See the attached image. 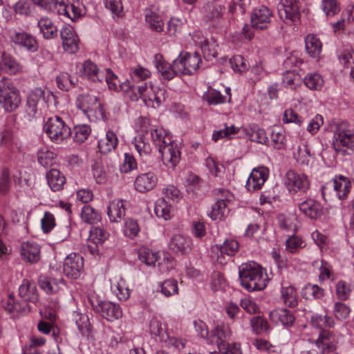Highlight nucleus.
Listing matches in <instances>:
<instances>
[{"mask_svg": "<svg viewBox=\"0 0 354 354\" xmlns=\"http://www.w3.org/2000/svg\"><path fill=\"white\" fill-rule=\"evenodd\" d=\"M312 324L319 328V338L316 340V346L321 350V354H337L336 352L337 340L335 335L324 328H331L334 326L333 319L327 315H316L312 317Z\"/></svg>", "mask_w": 354, "mask_h": 354, "instance_id": "1", "label": "nucleus"}, {"mask_svg": "<svg viewBox=\"0 0 354 354\" xmlns=\"http://www.w3.org/2000/svg\"><path fill=\"white\" fill-rule=\"evenodd\" d=\"M39 287L48 294H53L57 292L61 286L64 285L63 279H57L55 278L40 276L38 279Z\"/></svg>", "mask_w": 354, "mask_h": 354, "instance_id": "32", "label": "nucleus"}, {"mask_svg": "<svg viewBox=\"0 0 354 354\" xmlns=\"http://www.w3.org/2000/svg\"><path fill=\"white\" fill-rule=\"evenodd\" d=\"M83 258L75 253L69 254L64 261L63 271L72 279H77L83 270Z\"/></svg>", "mask_w": 354, "mask_h": 354, "instance_id": "16", "label": "nucleus"}, {"mask_svg": "<svg viewBox=\"0 0 354 354\" xmlns=\"http://www.w3.org/2000/svg\"><path fill=\"white\" fill-rule=\"evenodd\" d=\"M91 133V128L86 124L75 126L73 129V140L77 143L84 142Z\"/></svg>", "mask_w": 354, "mask_h": 354, "instance_id": "47", "label": "nucleus"}, {"mask_svg": "<svg viewBox=\"0 0 354 354\" xmlns=\"http://www.w3.org/2000/svg\"><path fill=\"white\" fill-rule=\"evenodd\" d=\"M249 4V0H234L229 7V12L235 15H243Z\"/></svg>", "mask_w": 354, "mask_h": 354, "instance_id": "53", "label": "nucleus"}, {"mask_svg": "<svg viewBox=\"0 0 354 354\" xmlns=\"http://www.w3.org/2000/svg\"><path fill=\"white\" fill-rule=\"evenodd\" d=\"M203 98L209 104H218L225 102V97L223 96L220 92L209 88L203 95Z\"/></svg>", "mask_w": 354, "mask_h": 354, "instance_id": "52", "label": "nucleus"}, {"mask_svg": "<svg viewBox=\"0 0 354 354\" xmlns=\"http://www.w3.org/2000/svg\"><path fill=\"white\" fill-rule=\"evenodd\" d=\"M310 156V151L306 145L299 146L297 153H295L296 160L302 165L309 163Z\"/></svg>", "mask_w": 354, "mask_h": 354, "instance_id": "57", "label": "nucleus"}, {"mask_svg": "<svg viewBox=\"0 0 354 354\" xmlns=\"http://www.w3.org/2000/svg\"><path fill=\"white\" fill-rule=\"evenodd\" d=\"M80 73L93 82H102L103 79L102 73L99 71L97 65L91 60H86L82 64Z\"/></svg>", "mask_w": 354, "mask_h": 354, "instance_id": "33", "label": "nucleus"}, {"mask_svg": "<svg viewBox=\"0 0 354 354\" xmlns=\"http://www.w3.org/2000/svg\"><path fill=\"white\" fill-rule=\"evenodd\" d=\"M219 352L223 354H241L240 345L238 344H232L231 345L226 344L225 342L218 343Z\"/></svg>", "mask_w": 354, "mask_h": 354, "instance_id": "64", "label": "nucleus"}, {"mask_svg": "<svg viewBox=\"0 0 354 354\" xmlns=\"http://www.w3.org/2000/svg\"><path fill=\"white\" fill-rule=\"evenodd\" d=\"M48 184L53 192L62 189L65 184V177L56 169H51L46 174Z\"/></svg>", "mask_w": 354, "mask_h": 354, "instance_id": "35", "label": "nucleus"}, {"mask_svg": "<svg viewBox=\"0 0 354 354\" xmlns=\"http://www.w3.org/2000/svg\"><path fill=\"white\" fill-rule=\"evenodd\" d=\"M239 248V243L234 239H227L222 244H216L212 247V252L216 255V261L221 265L225 264L227 261L234 256Z\"/></svg>", "mask_w": 354, "mask_h": 354, "instance_id": "12", "label": "nucleus"}, {"mask_svg": "<svg viewBox=\"0 0 354 354\" xmlns=\"http://www.w3.org/2000/svg\"><path fill=\"white\" fill-rule=\"evenodd\" d=\"M145 20L151 30L156 32H161L163 30V21L156 12L149 11L145 15Z\"/></svg>", "mask_w": 354, "mask_h": 354, "instance_id": "42", "label": "nucleus"}, {"mask_svg": "<svg viewBox=\"0 0 354 354\" xmlns=\"http://www.w3.org/2000/svg\"><path fill=\"white\" fill-rule=\"evenodd\" d=\"M241 285L248 291L261 290L266 286L263 269L255 263L243 264L239 268Z\"/></svg>", "mask_w": 354, "mask_h": 354, "instance_id": "3", "label": "nucleus"}, {"mask_svg": "<svg viewBox=\"0 0 354 354\" xmlns=\"http://www.w3.org/2000/svg\"><path fill=\"white\" fill-rule=\"evenodd\" d=\"M37 160L44 167L52 166L55 163V154L46 149H42L37 153Z\"/></svg>", "mask_w": 354, "mask_h": 354, "instance_id": "49", "label": "nucleus"}, {"mask_svg": "<svg viewBox=\"0 0 354 354\" xmlns=\"http://www.w3.org/2000/svg\"><path fill=\"white\" fill-rule=\"evenodd\" d=\"M272 17V12L266 6H261L255 8L251 14L252 26L257 30L268 28Z\"/></svg>", "mask_w": 354, "mask_h": 354, "instance_id": "17", "label": "nucleus"}, {"mask_svg": "<svg viewBox=\"0 0 354 354\" xmlns=\"http://www.w3.org/2000/svg\"><path fill=\"white\" fill-rule=\"evenodd\" d=\"M281 299L283 304L290 307L295 308L298 304L296 289L290 285L283 283L281 290Z\"/></svg>", "mask_w": 354, "mask_h": 354, "instance_id": "34", "label": "nucleus"}, {"mask_svg": "<svg viewBox=\"0 0 354 354\" xmlns=\"http://www.w3.org/2000/svg\"><path fill=\"white\" fill-rule=\"evenodd\" d=\"M77 107L84 113H93L101 117H103L104 114L102 104L94 95L88 94L79 95L77 98Z\"/></svg>", "mask_w": 354, "mask_h": 354, "instance_id": "13", "label": "nucleus"}, {"mask_svg": "<svg viewBox=\"0 0 354 354\" xmlns=\"http://www.w3.org/2000/svg\"><path fill=\"white\" fill-rule=\"evenodd\" d=\"M225 6L212 1H207L203 8L205 18L209 21L212 28L218 32H225L228 26V21L223 17Z\"/></svg>", "mask_w": 354, "mask_h": 354, "instance_id": "5", "label": "nucleus"}, {"mask_svg": "<svg viewBox=\"0 0 354 354\" xmlns=\"http://www.w3.org/2000/svg\"><path fill=\"white\" fill-rule=\"evenodd\" d=\"M322 8L326 16H333L340 10L335 0L323 1Z\"/></svg>", "mask_w": 354, "mask_h": 354, "instance_id": "63", "label": "nucleus"}, {"mask_svg": "<svg viewBox=\"0 0 354 354\" xmlns=\"http://www.w3.org/2000/svg\"><path fill=\"white\" fill-rule=\"evenodd\" d=\"M160 145H157L161 154L163 164L169 168H174L179 162L180 151L178 145L162 132Z\"/></svg>", "mask_w": 354, "mask_h": 354, "instance_id": "4", "label": "nucleus"}, {"mask_svg": "<svg viewBox=\"0 0 354 354\" xmlns=\"http://www.w3.org/2000/svg\"><path fill=\"white\" fill-rule=\"evenodd\" d=\"M21 102L19 91L9 81H0V103L7 111L16 109Z\"/></svg>", "mask_w": 354, "mask_h": 354, "instance_id": "6", "label": "nucleus"}, {"mask_svg": "<svg viewBox=\"0 0 354 354\" xmlns=\"http://www.w3.org/2000/svg\"><path fill=\"white\" fill-rule=\"evenodd\" d=\"M164 93L165 91L159 88L151 86L145 93L142 100L147 106L156 107L164 100Z\"/></svg>", "mask_w": 354, "mask_h": 354, "instance_id": "30", "label": "nucleus"}, {"mask_svg": "<svg viewBox=\"0 0 354 354\" xmlns=\"http://www.w3.org/2000/svg\"><path fill=\"white\" fill-rule=\"evenodd\" d=\"M93 309L108 321H114L122 317V310L119 305L109 301H100L93 297L88 299Z\"/></svg>", "mask_w": 354, "mask_h": 354, "instance_id": "9", "label": "nucleus"}, {"mask_svg": "<svg viewBox=\"0 0 354 354\" xmlns=\"http://www.w3.org/2000/svg\"><path fill=\"white\" fill-rule=\"evenodd\" d=\"M333 148L343 155L354 152V131L350 129H338L334 134Z\"/></svg>", "mask_w": 354, "mask_h": 354, "instance_id": "11", "label": "nucleus"}, {"mask_svg": "<svg viewBox=\"0 0 354 354\" xmlns=\"http://www.w3.org/2000/svg\"><path fill=\"white\" fill-rule=\"evenodd\" d=\"M60 36L66 52L73 54L79 50V39L72 27L64 26L60 30Z\"/></svg>", "mask_w": 354, "mask_h": 354, "instance_id": "19", "label": "nucleus"}, {"mask_svg": "<svg viewBox=\"0 0 354 354\" xmlns=\"http://www.w3.org/2000/svg\"><path fill=\"white\" fill-rule=\"evenodd\" d=\"M351 312L350 308L342 302H336L334 306V315L339 320L346 319Z\"/></svg>", "mask_w": 354, "mask_h": 354, "instance_id": "62", "label": "nucleus"}, {"mask_svg": "<svg viewBox=\"0 0 354 354\" xmlns=\"http://www.w3.org/2000/svg\"><path fill=\"white\" fill-rule=\"evenodd\" d=\"M118 140L115 133L112 131L106 132L105 136L98 142L99 151L103 154H107L118 145Z\"/></svg>", "mask_w": 354, "mask_h": 354, "instance_id": "31", "label": "nucleus"}, {"mask_svg": "<svg viewBox=\"0 0 354 354\" xmlns=\"http://www.w3.org/2000/svg\"><path fill=\"white\" fill-rule=\"evenodd\" d=\"M44 91L41 88H35L28 95L27 100L28 111L30 115H35L37 105L44 101Z\"/></svg>", "mask_w": 354, "mask_h": 354, "instance_id": "36", "label": "nucleus"}, {"mask_svg": "<svg viewBox=\"0 0 354 354\" xmlns=\"http://www.w3.org/2000/svg\"><path fill=\"white\" fill-rule=\"evenodd\" d=\"M200 32L194 34L193 39L194 42L199 45L203 57L205 59L209 61L218 55V46L213 38H203L200 39Z\"/></svg>", "mask_w": 354, "mask_h": 354, "instance_id": "18", "label": "nucleus"}, {"mask_svg": "<svg viewBox=\"0 0 354 354\" xmlns=\"http://www.w3.org/2000/svg\"><path fill=\"white\" fill-rule=\"evenodd\" d=\"M154 62L158 71L165 80H170L178 75L176 66H174V60L172 64H169L163 59L161 55L156 54Z\"/></svg>", "mask_w": 354, "mask_h": 354, "instance_id": "23", "label": "nucleus"}, {"mask_svg": "<svg viewBox=\"0 0 354 354\" xmlns=\"http://www.w3.org/2000/svg\"><path fill=\"white\" fill-rule=\"evenodd\" d=\"M205 165L209 173L215 177L220 176L225 170V167L222 165L217 163L212 158H207L205 160Z\"/></svg>", "mask_w": 354, "mask_h": 354, "instance_id": "60", "label": "nucleus"}, {"mask_svg": "<svg viewBox=\"0 0 354 354\" xmlns=\"http://www.w3.org/2000/svg\"><path fill=\"white\" fill-rule=\"evenodd\" d=\"M306 86L311 90H319L323 86L324 80L317 73H310L304 80Z\"/></svg>", "mask_w": 354, "mask_h": 354, "instance_id": "46", "label": "nucleus"}, {"mask_svg": "<svg viewBox=\"0 0 354 354\" xmlns=\"http://www.w3.org/2000/svg\"><path fill=\"white\" fill-rule=\"evenodd\" d=\"M299 209L311 219H317L322 214L323 207L317 201L308 198L299 204Z\"/></svg>", "mask_w": 354, "mask_h": 354, "instance_id": "25", "label": "nucleus"}, {"mask_svg": "<svg viewBox=\"0 0 354 354\" xmlns=\"http://www.w3.org/2000/svg\"><path fill=\"white\" fill-rule=\"evenodd\" d=\"M104 6L113 15L120 17L123 12V6L121 0H104Z\"/></svg>", "mask_w": 354, "mask_h": 354, "instance_id": "59", "label": "nucleus"}, {"mask_svg": "<svg viewBox=\"0 0 354 354\" xmlns=\"http://www.w3.org/2000/svg\"><path fill=\"white\" fill-rule=\"evenodd\" d=\"M107 214L111 222L120 221L125 215L124 202L122 200H114L110 202Z\"/></svg>", "mask_w": 354, "mask_h": 354, "instance_id": "29", "label": "nucleus"}, {"mask_svg": "<svg viewBox=\"0 0 354 354\" xmlns=\"http://www.w3.org/2000/svg\"><path fill=\"white\" fill-rule=\"evenodd\" d=\"M228 212L229 209L227 208V204L222 200H217L212 206L209 216L212 220H221L227 214Z\"/></svg>", "mask_w": 354, "mask_h": 354, "instance_id": "44", "label": "nucleus"}, {"mask_svg": "<svg viewBox=\"0 0 354 354\" xmlns=\"http://www.w3.org/2000/svg\"><path fill=\"white\" fill-rule=\"evenodd\" d=\"M82 219L87 223L95 224L100 221V214L90 205H84L81 213Z\"/></svg>", "mask_w": 354, "mask_h": 354, "instance_id": "43", "label": "nucleus"}, {"mask_svg": "<svg viewBox=\"0 0 354 354\" xmlns=\"http://www.w3.org/2000/svg\"><path fill=\"white\" fill-rule=\"evenodd\" d=\"M160 287L161 292L166 297H170L178 293V282L175 279H169L164 281Z\"/></svg>", "mask_w": 354, "mask_h": 354, "instance_id": "51", "label": "nucleus"}, {"mask_svg": "<svg viewBox=\"0 0 354 354\" xmlns=\"http://www.w3.org/2000/svg\"><path fill=\"white\" fill-rule=\"evenodd\" d=\"M157 183V178L152 172L145 173L137 176L134 182L136 189L141 193L153 189Z\"/></svg>", "mask_w": 354, "mask_h": 354, "instance_id": "24", "label": "nucleus"}, {"mask_svg": "<svg viewBox=\"0 0 354 354\" xmlns=\"http://www.w3.org/2000/svg\"><path fill=\"white\" fill-rule=\"evenodd\" d=\"M154 211L158 217L163 218L165 220L170 218L171 206L162 198L156 201Z\"/></svg>", "mask_w": 354, "mask_h": 354, "instance_id": "45", "label": "nucleus"}, {"mask_svg": "<svg viewBox=\"0 0 354 354\" xmlns=\"http://www.w3.org/2000/svg\"><path fill=\"white\" fill-rule=\"evenodd\" d=\"M302 296L307 299H319L324 296V290L315 284H308L302 290Z\"/></svg>", "mask_w": 354, "mask_h": 354, "instance_id": "41", "label": "nucleus"}, {"mask_svg": "<svg viewBox=\"0 0 354 354\" xmlns=\"http://www.w3.org/2000/svg\"><path fill=\"white\" fill-rule=\"evenodd\" d=\"M149 122V119L145 118L138 119L137 123L140 125V129L138 136L134 138L133 144L140 156L149 154L151 150L150 141L156 147L160 143V139L163 131L158 129H148Z\"/></svg>", "mask_w": 354, "mask_h": 354, "instance_id": "2", "label": "nucleus"}, {"mask_svg": "<svg viewBox=\"0 0 354 354\" xmlns=\"http://www.w3.org/2000/svg\"><path fill=\"white\" fill-rule=\"evenodd\" d=\"M149 330L152 335L159 337L160 340L165 339V335L167 334L165 329V325L156 318L150 321Z\"/></svg>", "mask_w": 354, "mask_h": 354, "instance_id": "50", "label": "nucleus"}, {"mask_svg": "<svg viewBox=\"0 0 354 354\" xmlns=\"http://www.w3.org/2000/svg\"><path fill=\"white\" fill-rule=\"evenodd\" d=\"M0 67L10 74H15L19 71V64L10 55L3 53L1 56Z\"/></svg>", "mask_w": 354, "mask_h": 354, "instance_id": "39", "label": "nucleus"}, {"mask_svg": "<svg viewBox=\"0 0 354 354\" xmlns=\"http://www.w3.org/2000/svg\"><path fill=\"white\" fill-rule=\"evenodd\" d=\"M201 59L198 53H180L174 59V66L178 75H192L194 73L199 67Z\"/></svg>", "mask_w": 354, "mask_h": 354, "instance_id": "10", "label": "nucleus"}, {"mask_svg": "<svg viewBox=\"0 0 354 354\" xmlns=\"http://www.w3.org/2000/svg\"><path fill=\"white\" fill-rule=\"evenodd\" d=\"M20 253L24 261L30 263H37L40 259V246L33 242H24L21 245Z\"/></svg>", "mask_w": 354, "mask_h": 354, "instance_id": "21", "label": "nucleus"}, {"mask_svg": "<svg viewBox=\"0 0 354 354\" xmlns=\"http://www.w3.org/2000/svg\"><path fill=\"white\" fill-rule=\"evenodd\" d=\"M269 176V170L265 167H259L254 169L246 183V187L249 191H256L261 188Z\"/></svg>", "mask_w": 354, "mask_h": 354, "instance_id": "20", "label": "nucleus"}, {"mask_svg": "<svg viewBox=\"0 0 354 354\" xmlns=\"http://www.w3.org/2000/svg\"><path fill=\"white\" fill-rule=\"evenodd\" d=\"M286 185L290 192L298 191L305 192L310 187V182L305 174H299L292 170L286 173Z\"/></svg>", "mask_w": 354, "mask_h": 354, "instance_id": "14", "label": "nucleus"}, {"mask_svg": "<svg viewBox=\"0 0 354 354\" xmlns=\"http://www.w3.org/2000/svg\"><path fill=\"white\" fill-rule=\"evenodd\" d=\"M239 132V128L234 125L230 127L225 126V129L214 131L212 134V140L217 142L219 140L226 138L232 139V136Z\"/></svg>", "mask_w": 354, "mask_h": 354, "instance_id": "48", "label": "nucleus"}, {"mask_svg": "<svg viewBox=\"0 0 354 354\" xmlns=\"http://www.w3.org/2000/svg\"><path fill=\"white\" fill-rule=\"evenodd\" d=\"M38 26L45 39H50L57 36V29L49 19H41L38 21Z\"/></svg>", "mask_w": 354, "mask_h": 354, "instance_id": "38", "label": "nucleus"}, {"mask_svg": "<svg viewBox=\"0 0 354 354\" xmlns=\"http://www.w3.org/2000/svg\"><path fill=\"white\" fill-rule=\"evenodd\" d=\"M230 64L234 71L243 72L248 69V64L241 55H236L230 59Z\"/></svg>", "mask_w": 354, "mask_h": 354, "instance_id": "61", "label": "nucleus"}, {"mask_svg": "<svg viewBox=\"0 0 354 354\" xmlns=\"http://www.w3.org/2000/svg\"><path fill=\"white\" fill-rule=\"evenodd\" d=\"M270 319L278 324H281L283 326H291L295 322V316L290 310L286 308L274 310L270 313Z\"/></svg>", "mask_w": 354, "mask_h": 354, "instance_id": "28", "label": "nucleus"}, {"mask_svg": "<svg viewBox=\"0 0 354 354\" xmlns=\"http://www.w3.org/2000/svg\"><path fill=\"white\" fill-rule=\"evenodd\" d=\"M301 3L297 0H281L277 6L279 18L286 24L299 22L301 17Z\"/></svg>", "mask_w": 354, "mask_h": 354, "instance_id": "7", "label": "nucleus"}, {"mask_svg": "<svg viewBox=\"0 0 354 354\" xmlns=\"http://www.w3.org/2000/svg\"><path fill=\"white\" fill-rule=\"evenodd\" d=\"M351 185V182L347 178L339 176L338 178L328 182L322 187V194L324 196L327 190L333 189L336 192L338 198L343 200L347 196L350 191Z\"/></svg>", "mask_w": 354, "mask_h": 354, "instance_id": "15", "label": "nucleus"}, {"mask_svg": "<svg viewBox=\"0 0 354 354\" xmlns=\"http://www.w3.org/2000/svg\"><path fill=\"white\" fill-rule=\"evenodd\" d=\"M140 261L147 266H152L157 261L156 254L147 248L140 249L138 252Z\"/></svg>", "mask_w": 354, "mask_h": 354, "instance_id": "58", "label": "nucleus"}, {"mask_svg": "<svg viewBox=\"0 0 354 354\" xmlns=\"http://www.w3.org/2000/svg\"><path fill=\"white\" fill-rule=\"evenodd\" d=\"M74 316L75 321L79 330L82 333L88 332L90 324L88 316L85 314L77 312L75 313Z\"/></svg>", "mask_w": 354, "mask_h": 354, "instance_id": "56", "label": "nucleus"}, {"mask_svg": "<svg viewBox=\"0 0 354 354\" xmlns=\"http://www.w3.org/2000/svg\"><path fill=\"white\" fill-rule=\"evenodd\" d=\"M306 49L312 57H317L322 51V43L315 35H308L305 39Z\"/></svg>", "mask_w": 354, "mask_h": 354, "instance_id": "37", "label": "nucleus"}, {"mask_svg": "<svg viewBox=\"0 0 354 354\" xmlns=\"http://www.w3.org/2000/svg\"><path fill=\"white\" fill-rule=\"evenodd\" d=\"M151 86H148L147 83L142 82L139 85H132L130 88L132 94L130 95V98L133 101H137L139 97L144 98L145 93L147 92L149 88Z\"/></svg>", "mask_w": 354, "mask_h": 354, "instance_id": "55", "label": "nucleus"}, {"mask_svg": "<svg viewBox=\"0 0 354 354\" xmlns=\"http://www.w3.org/2000/svg\"><path fill=\"white\" fill-rule=\"evenodd\" d=\"M4 307L6 310L10 313L17 311L26 313L30 311V308L27 303H15V298L12 295H9L8 298L4 303Z\"/></svg>", "mask_w": 354, "mask_h": 354, "instance_id": "40", "label": "nucleus"}, {"mask_svg": "<svg viewBox=\"0 0 354 354\" xmlns=\"http://www.w3.org/2000/svg\"><path fill=\"white\" fill-rule=\"evenodd\" d=\"M212 333L214 336L217 337L216 343L218 344L221 342H225V339L230 336L231 330L228 326L223 324L217 325L214 330H212Z\"/></svg>", "mask_w": 354, "mask_h": 354, "instance_id": "54", "label": "nucleus"}, {"mask_svg": "<svg viewBox=\"0 0 354 354\" xmlns=\"http://www.w3.org/2000/svg\"><path fill=\"white\" fill-rule=\"evenodd\" d=\"M19 294L26 303V301L35 303L39 299V294L35 283L28 279H24L19 286Z\"/></svg>", "mask_w": 354, "mask_h": 354, "instance_id": "27", "label": "nucleus"}, {"mask_svg": "<svg viewBox=\"0 0 354 354\" xmlns=\"http://www.w3.org/2000/svg\"><path fill=\"white\" fill-rule=\"evenodd\" d=\"M11 40L16 45L22 46L30 52H35L38 49V44L36 39L27 32H15L11 37Z\"/></svg>", "mask_w": 354, "mask_h": 354, "instance_id": "26", "label": "nucleus"}, {"mask_svg": "<svg viewBox=\"0 0 354 354\" xmlns=\"http://www.w3.org/2000/svg\"><path fill=\"white\" fill-rule=\"evenodd\" d=\"M44 129L50 140L55 142H59L71 134L70 128L58 116L49 118L45 123Z\"/></svg>", "mask_w": 354, "mask_h": 354, "instance_id": "8", "label": "nucleus"}, {"mask_svg": "<svg viewBox=\"0 0 354 354\" xmlns=\"http://www.w3.org/2000/svg\"><path fill=\"white\" fill-rule=\"evenodd\" d=\"M169 248L176 254H188L192 250V241L189 237L176 234L171 239Z\"/></svg>", "mask_w": 354, "mask_h": 354, "instance_id": "22", "label": "nucleus"}]
</instances>
